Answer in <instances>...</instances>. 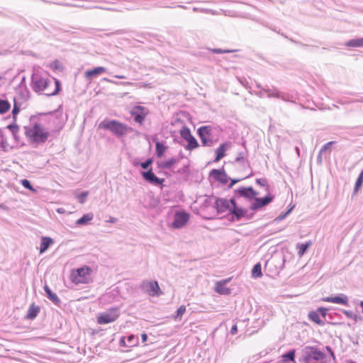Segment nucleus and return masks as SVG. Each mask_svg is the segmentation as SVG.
<instances>
[{"label": "nucleus", "instance_id": "nucleus-13", "mask_svg": "<svg viewBox=\"0 0 363 363\" xmlns=\"http://www.w3.org/2000/svg\"><path fill=\"white\" fill-rule=\"evenodd\" d=\"M190 215L184 211H177L174 216L172 227L174 229L183 228L189 221Z\"/></svg>", "mask_w": 363, "mask_h": 363}, {"label": "nucleus", "instance_id": "nucleus-18", "mask_svg": "<svg viewBox=\"0 0 363 363\" xmlns=\"http://www.w3.org/2000/svg\"><path fill=\"white\" fill-rule=\"evenodd\" d=\"M323 301L329 303L342 304L346 306H349L348 297L343 294H340L335 296L325 297L323 298Z\"/></svg>", "mask_w": 363, "mask_h": 363}, {"label": "nucleus", "instance_id": "nucleus-60", "mask_svg": "<svg viewBox=\"0 0 363 363\" xmlns=\"http://www.w3.org/2000/svg\"><path fill=\"white\" fill-rule=\"evenodd\" d=\"M141 337H142V342L144 343L147 341V335L146 333H143L141 335Z\"/></svg>", "mask_w": 363, "mask_h": 363}, {"label": "nucleus", "instance_id": "nucleus-24", "mask_svg": "<svg viewBox=\"0 0 363 363\" xmlns=\"http://www.w3.org/2000/svg\"><path fill=\"white\" fill-rule=\"evenodd\" d=\"M227 281H220L216 283L215 291L220 295H229L231 290L226 286Z\"/></svg>", "mask_w": 363, "mask_h": 363}, {"label": "nucleus", "instance_id": "nucleus-1", "mask_svg": "<svg viewBox=\"0 0 363 363\" xmlns=\"http://www.w3.org/2000/svg\"><path fill=\"white\" fill-rule=\"evenodd\" d=\"M31 86L33 90L36 93L46 91L45 95L48 96H56L61 91V83L58 79L53 78L52 80H50L38 73L32 75Z\"/></svg>", "mask_w": 363, "mask_h": 363}, {"label": "nucleus", "instance_id": "nucleus-4", "mask_svg": "<svg viewBox=\"0 0 363 363\" xmlns=\"http://www.w3.org/2000/svg\"><path fill=\"white\" fill-rule=\"evenodd\" d=\"M26 135L33 142L44 143L48 138L49 133L44 130V128L38 123L33 127L25 126Z\"/></svg>", "mask_w": 363, "mask_h": 363}, {"label": "nucleus", "instance_id": "nucleus-9", "mask_svg": "<svg viewBox=\"0 0 363 363\" xmlns=\"http://www.w3.org/2000/svg\"><path fill=\"white\" fill-rule=\"evenodd\" d=\"M119 315L118 308H111L98 316L97 323L101 325L112 323L118 318Z\"/></svg>", "mask_w": 363, "mask_h": 363}, {"label": "nucleus", "instance_id": "nucleus-52", "mask_svg": "<svg viewBox=\"0 0 363 363\" xmlns=\"http://www.w3.org/2000/svg\"><path fill=\"white\" fill-rule=\"evenodd\" d=\"M292 209H293V207H292V208H291L290 209H289V210H288L287 211H286L285 213L280 214V215L277 217V220H282V219L285 218L286 217V216H287V215H289V214L291 213V211H292Z\"/></svg>", "mask_w": 363, "mask_h": 363}, {"label": "nucleus", "instance_id": "nucleus-56", "mask_svg": "<svg viewBox=\"0 0 363 363\" xmlns=\"http://www.w3.org/2000/svg\"><path fill=\"white\" fill-rule=\"evenodd\" d=\"M189 171V167L188 166H184L182 168L179 169L178 170V172L179 173H186Z\"/></svg>", "mask_w": 363, "mask_h": 363}, {"label": "nucleus", "instance_id": "nucleus-57", "mask_svg": "<svg viewBox=\"0 0 363 363\" xmlns=\"http://www.w3.org/2000/svg\"><path fill=\"white\" fill-rule=\"evenodd\" d=\"M237 332H238V327H237V325H233V327L231 328V330H230V333L232 335H235V334L237 333Z\"/></svg>", "mask_w": 363, "mask_h": 363}, {"label": "nucleus", "instance_id": "nucleus-38", "mask_svg": "<svg viewBox=\"0 0 363 363\" xmlns=\"http://www.w3.org/2000/svg\"><path fill=\"white\" fill-rule=\"evenodd\" d=\"M6 128L11 132L13 138L16 139V135L19 130V126L16 124V121H13L12 123L7 125Z\"/></svg>", "mask_w": 363, "mask_h": 363}, {"label": "nucleus", "instance_id": "nucleus-28", "mask_svg": "<svg viewBox=\"0 0 363 363\" xmlns=\"http://www.w3.org/2000/svg\"><path fill=\"white\" fill-rule=\"evenodd\" d=\"M345 45L349 48H363V37L351 39L347 41Z\"/></svg>", "mask_w": 363, "mask_h": 363}, {"label": "nucleus", "instance_id": "nucleus-7", "mask_svg": "<svg viewBox=\"0 0 363 363\" xmlns=\"http://www.w3.org/2000/svg\"><path fill=\"white\" fill-rule=\"evenodd\" d=\"M230 203L232 206H230L231 208L230 209L229 214L231 215V220H240L245 216L247 219L252 218L253 214L248 215L247 209L238 206L235 197L230 199Z\"/></svg>", "mask_w": 363, "mask_h": 363}, {"label": "nucleus", "instance_id": "nucleus-23", "mask_svg": "<svg viewBox=\"0 0 363 363\" xmlns=\"http://www.w3.org/2000/svg\"><path fill=\"white\" fill-rule=\"evenodd\" d=\"M277 99H280L284 101L295 103L296 96L291 91L284 92L281 91L278 89V94L277 96Z\"/></svg>", "mask_w": 363, "mask_h": 363}, {"label": "nucleus", "instance_id": "nucleus-12", "mask_svg": "<svg viewBox=\"0 0 363 363\" xmlns=\"http://www.w3.org/2000/svg\"><path fill=\"white\" fill-rule=\"evenodd\" d=\"M140 289L151 296H159L162 294L157 281H144L140 284Z\"/></svg>", "mask_w": 363, "mask_h": 363}, {"label": "nucleus", "instance_id": "nucleus-61", "mask_svg": "<svg viewBox=\"0 0 363 363\" xmlns=\"http://www.w3.org/2000/svg\"><path fill=\"white\" fill-rule=\"evenodd\" d=\"M326 350L330 352V354L335 358L334 352H333L331 347L330 346H326Z\"/></svg>", "mask_w": 363, "mask_h": 363}, {"label": "nucleus", "instance_id": "nucleus-10", "mask_svg": "<svg viewBox=\"0 0 363 363\" xmlns=\"http://www.w3.org/2000/svg\"><path fill=\"white\" fill-rule=\"evenodd\" d=\"M149 113V109L143 106H135L130 111L133 121L140 125H142L144 123L145 119Z\"/></svg>", "mask_w": 363, "mask_h": 363}, {"label": "nucleus", "instance_id": "nucleus-46", "mask_svg": "<svg viewBox=\"0 0 363 363\" xmlns=\"http://www.w3.org/2000/svg\"><path fill=\"white\" fill-rule=\"evenodd\" d=\"M152 162L153 160L152 158H148L145 162L140 163V167L144 169H147L152 164Z\"/></svg>", "mask_w": 363, "mask_h": 363}, {"label": "nucleus", "instance_id": "nucleus-43", "mask_svg": "<svg viewBox=\"0 0 363 363\" xmlns=\"http://www.w3.org/2000/svg\"><path fill=\"white\" fill-rule=\"evenodd\" d=\"M13 45L6 46V48H4L0 45V55H6L12 52Z\"/></svg>", "mask_w": 363, "mask_h": 363}, {"label": "nucleus", "instance_id": "nucleus-58", "mask_svg": "<svg viewBox=\"0 0 363 363\" xmlns=\"http://www.w3.org/2000/svg\"><path fill=\"white\" fill-rule=\"evenodd\" d=\"M120 345L121 346H125V347H127V344L125 342V337H122L120 340Z\"/></svg>", "mask_w": 363, "mask_h": 363}, {"label": "nucleus", "instance_id": "nucleus-64", "mask_svg": "<svg viewBox=\"0 0 363 363\" xmlns=\"http://www.w3.org/2000/svg\"><path fill=\"white\" fill-rule=\"evenodd\" d=\"M115 77L118 79H126V77L124 75H116Z\"/></svg>", "mask_w": 363, "mask_h": 363}, {"label": "nucleus", "instance_id": "nucleus-44", "mask_svg": "<svg viewBox=\"0 0 363 363\" xmlns=\"http://www.w3.org/2000/svg\"><path fill=\"white\" fill-rule=\"evenodd\" d=\"M88 194H89L88 191H82L81 194H79L77 196V199H78L79 203H84Z\"/></svg>", "mask_w": 363, "mask_h": 363}, {"label": "nucleus", "instance_id": "nucleus-45", "mask_svg": "<svg viewBox=\"0 0 363 363\" xmlns=\"http://www.w3.org/2000/svg\"><path fill=\"white\" fill-rule=\"evenodd\" d=\"M255 182L261 186H266L267 187V190L269 191V186H268V184H267V181L265 178H262V179H256L255 180Z\"/></svg>", "mask_w": 363, "mask_h": 363}, {"label": "nucleus", "instance_id": "nucleus-48", "mask_svg": "<svg viewBox=\"0 0 363 363\" xmlns=\"http://www.w3.org/2000/svg\"><path fill=\"white\" fill-rule=\"evenodd\" d=\"M186 311V306H181L177 310V315L176 318H181L182 316L184 315V313Z\"/></svg>", "mask_w": 363, "mask_h": 363}, {"label": "nucleus", "instance_id": "nucleus-6", "mask_svg": "<svg viewBox=\"0 0 363 363\" xmlns=\"http://www.w3.org/2000/svg\"><path fill=\"white\" fill-rule=\"evenodd\" d=\"M213 128L211 125L201 126L197 129V135L201 140L202 146L212 147L216 141L213 138Z\"/></svg>", "mask_w": 363, "mask_h": 363}, {"label": "nucleus", "instance_id": "nucleus-27", "mask_svg": "<svg viewBox=\"0 0 363 363\" xmlns=\"http://www.w3.org/2000/svg\"><path fill=\"white\" fill-rule=\"evenodd\" d=\"M94 218V215L91 213L84 214L80 218H79L76 221L77 225H86L88 223L92 220Z\"/></svg>", "mask_w": 363, "mask_h": 363}, {"label": "nucleus", "instance_id": "nucleus-50", "mask_svg": "<svg viewBox=\"0 0 363 363\" xmlns=\"http://www.w3.org/2000/svg\"><path fill=\"white\" fill-rule=\"evenodd\" d=\"M1 138L0 147L3 150H6L7 146L6 139L4 138L3 135H1Z\"/></svg>", "mask_w": 363, "mask_h": 363}, {"label": "nucleus", "instance_id": "nucleus-63", "mask_svg": "<svg viewBox=\"0 0 363 363\" xmlns=\"http://www.w3.org/2000/svg\"><path fill=\"white\" fill-rule=\"evenodd\" d=\"M351 319H353L354 320L357 321L359 320V316L356 314H353V318H352Z\"/></svg>", "mask_w": 363, "mask_h": 363}, {"label": "nucleus", "instance_id": "nucleus-39", "mask_svg": "<svg viewBox=\"0 0 363 363\" xmlns=\"http://www.w3.org/2000/svg\"><path fill=\"white\" fill-rule=\"evenodd\" d=\"M127 347H131L135 346L138 343V337L134 335H130L127 337Z\"/></svg>", "mask_w": 363, "mask_h": 363}, {"label": "nucleus", "instance_id": "nucleus-25", "mask_svg": "<svg viewBox=\"0 0 363 363\" xmlns=\"http://www.w3.org/2000/svg\"><path fill=\"white\" fill-rule=\"evenodd\" d=\"M40 308L38 306H35L34 303L30 306L26 318L28 320L35 319L39 313Z\"/></svg>", "mask_w": 363, "mask_h": 363}, {"label": "nucleus", "instance_id": "nucleus-31", "mask_svg": "<svg viewBox=\"0 0 363 363\" xmlns=\"http://www.w3.org/2000/svg\"><path fill=\"white\" fill-rule=\"evenodd\" d=\"M167 147L166 145H164V144L162 142H160V141H157L155 143V152H156V155L157 157H162L165 151L167 150Z\"/></svg>", "mask_w": 363, "mask_h": 363}, {"label": "nucleus", "instance_id": "nucleus-29", "mask_svg": "<svg viewBox=\"0 0 363 363\" xmlns=\"http://www.w3.org/2000/svg\"><path fill=\"white\" fill-rule=\"evenodd\" d=\"M262 90L264 93H266L267 94V96L269 98L277 99L278 89L276 86H272L271 87H269V86L266 85L263 86Z\"/></svg>", "mask_w": 363, "mask_h": 363}, {"label": "nucleus", "instance_id": "nucleus-20", "mask_svg": "<svg viewBox=\"0 0 363 363\" xmlns=\"http://www.w3.org/2000/svg\"><path fill=\"white\" fill-rule=\"evenodd\" d=\"M243 146L245 147V143L244 142L242 143ZM245 151L239 152L238 153L237 157L235 159V162L239 164L242 167H250V162L247 159H246V155L247 153V150H246V147H245Z\"/></svg>", "mask_w": 363, "mask_h": 363}, {"label": "nucleus", "instance_id": "nucleus-62", "mask_svg": "<svg viewBox=\"0 0 363 363\" xmlns=\"http://www.w3.org/2000/svg\"><path fill=\"white\" fill-rule=\"evenodd\" d=\"M117 220V219L114 217H110L109 220H108V222L110 223H116Z\"/></svg>", "mask_w": 363, "mask_h": 363}, {"label": "nucleus", "instance_id": "nucleus-3", "mask_svg": "<svg viewBox=\"0 0 363 363\" xmlns=\"http://www.w3.org/2000/svg\"><path fill=\"white\" fill-rule=\"evenodd\" d=\"M325 354L315 346H306L301 350V357L298 359L301 363H311V360L323 361Z\"/></svg>", "mask_w": 363, "mask_h": 363}, {"label": "nucleus", "instance_id": "nucleus-40", "mask_svg": "<svg viewBox=\"0 0 363 363\" xmlns=\"http://www.w3.org/2000/svg\"><path fill=\"white\" fill-rule=\"evenodd\" d=\"M193 11L201 12V13H210L211 15H218V12L216 11L210 9H203V8L200 9V8H197V7H194Z\"/></svg>", "mask_w": 363, "mask_h": 363}, {"label": "nucleus", "instance_id": "nucleus-36", "mask_svg": "<svg viewBox=\"0 0 363 363\" xmlns=\"http://www.w3.org/2000/svg\"><path fill=\"white\" fill-rule=\"evenodd\" d=\"M295 350H291L282 355V360L285 362H294Z\"/></svg>", "mask_w": 363, "mask_h": 363}, {"label": "nucleus", "instance_id": "nucleus-26", "mask_svg": "<svg viewBox=\"0 0 363 363\" xmlns=\"http://www.w3.org/2000/svg\"><path fill=\"white\" fill-rule=\"evenodd\" d=\"M53 243V240L50 237H42L40 247V253L45 252Z\"/></svg>", "mask_w": 363, "mask_h": 363}, {"label": "nucleus", "instance_id": "nucleus-14", "mask_svg": "<svg viewBox=\"0 0 363 363\" xmlns=\"http://www.w3.org/2000/svg\"><path fill=\"white\" fill-rule=\"evenodd\" d=\"M274 197V196L271 194H268L262 198H258L256 196L255 199L252 200L254 202L250 205V208L252 211H258L273 201Z\"/></svg>", "mask_w": 363, "mask_h": 363}, {"label": "nucleus", "instance_id": "nucleus-17", "mask_svg": "<svg viewBox=\"0 0 363 363\" xmlns=\"http://www.w3.org/2000/svg\"><path fill=\"white\" fill-rule=\"evenodd\" d=\"M232 204L230 203V199L227 200L225 199H216L214 207L216 208L218 213H223L231 208Z\"/></svg>", "mask_w": 363, "mask_h": 363}, {"label": "nucleus", "instance_id": "nucleus-49", "mask_svg": "<svg viewBox=\"0 0 363 363\" xmlns=\"http://www.w3.org/2000/svg\"><path fill=\"white\" fill-rule=\"evenodd\" d=\"M213 53L215 54H223V53H229L233 52V50H223L220 48H214L211 50Z\"/></svg>", "mask_w": 363, "mask_h": 363}, {"label": "nucleus", "instance_id": "nucleus-11", "mask_svg": "<svg viewBox=\"0 0 363 363\" xmlns=\"http://www.w3.org/2000/svg\"><path fill=\"white\" fill-rule=\"evenodd\" d=\"M234 196L235 199L238 197H242L249 201H252L258 195L257 192L252 186H240L238 189L233 190Z\"/></svg>", "mask_w": 363, "mask_h": 363}, {"label": "nucleus", "instance_id": "nucleus-19", "mask_svg": "<svg viewBox=\"0 0 363 363\" xmlns=\"http://www.w3.org/2000/svg\"><path fill=\"white\" fill-rule=\"evenodd\" d=\"M106 69L104 67H96L94 69L86 70L84 72V77L86 81L91 82L94 78L105 72Z\"/></svg>", "mask_w": 363, "mask_h": 363}, {"label": "nucleus", "instance_id": "nucleus-34", "mask_svg": "<svg viewBox=\"0 0 363 363\" xmlns=\"http://www.w3.org/2000/svg\"><path fill=\"white\" fill-rule=\"evenodd\" d=\"M252 277L254 279L260 278L262 277V266L259 262L255 264L252 269Z\"/></svg>", "mask_w": 363, "mask_h": 363}, {"label": "nucleus", "instance_id": "nucleus-30", "mask_svg": "<svg viewBox=\"0 0 363 363\" xmlns=\"http://www.w3.org/2000/svg\"><path fill=\"white\" fill-rule=\"evenodd\" d=\"M179 159L170 158L168 160L158 162V167L162 169H170L173 164L178 162Z\"/></svg>", "mask_w": 363, "mask_h": 363}, {"label": "nucleus", "instance_id": "nucleus-54", "mask_svg": "<svg viewBox=\"0 0 363 363\" xmlns=\"http://www.w3.org/2000/svg\"><path fill=\"white\" fill-rule=\"evenodd\" d=\"M343 313L349 318H353V312L351 311L344 310Z\"/></svg>", "mask_w": 363, "mask_h": 363}, {"label": "nucleus", "instance_id": "nucleus-33", "mask_svg": "<svg viewBox=\"0 0 363 363\" xmlns=\"http://www.w3.org/2000/svg\"><path fill=\"white\" fill-rule=\"evenodd\" d=\"M309 319L319 325H324V322L320 318L319 313L317 311H311L308 314Z\"/></svg>", "mask_w": 363, "mask_h": 363}, {"label": "nucleus", "instance_id": "nucleus-32", "mask_svg": "<svg viewBox=\"0 0 363 363\" xmlns=\"http://www.w3.org/2000/svg\"><path fill=\"white\" fill-rule=\"evenodd\" d=\"M312 245L311 241H308L304 243H298L296 245V249L298 250V255L301 257L306 252L308 247Z\"/></svg>", "mask_w": 363, "mask_h": 363}, {"label": "nucleus", "instance_id": "nucleus-15", "mask_svg": "<svg viewBox=\"0 0 363 363\" xmlns=\"http://www.w3.org/2000/svg\"><path fill=\"white\" fill-rule=\"evenodd\" d=\"M141 175L145 182L155 186L162 185L164 182V179L159 178L154 174L152 168L147 171L142 172Z\"/></svg>", "mask_w": 363, "mask_h": 363}, {"label": "nucleus", "instance_id": "nucleus-55", "mask_svg": "<svg viewBox=\"0 0 363 363\" xmlns=\"http://www.w3.org/2000/svg\"><path fill=\"white\" fill-rule=\"evenodd\" d=\"M323 154V152H321L320 151H319V153L317 156V162L319 164H321L323 162V157H322Z\"/></svg>", "mask_w": 363, "mask_h": 363}, {"label": "nucleus", "instance_id": "nucleus-37", "mask_svg": "<svg viewBox=\"0 0 363 363\" xmlns=\"http://www.w3.org/2000/svg\"><path fill=\"white\" fill-rule=\"evenodd\" d=\"M363 184V168L361 172L359 173L354 184V194H356L359 188L362 186Z\"/></svg>", "mask_w": 363, "mask_h": 363}, {"label": "nucleus", "instance_id": "nucleus-21", "mask_svg": "<svg viewBox=\"0 0 363 363\" xmlns=\"http://www.w3.org/2000/svg\"><path fill=\"white\" fill-rule=\"evenodd\" d=\"M44 290L48 298L51 301L55 306L60 307L62 301L55 293H53L48 285H45Z\"/></svg>", "mask_w": 363, "mask_h": 363}, {"label": "nucleus", "instance_id": "nucleus-51", "mask_svg": "<svg viewBox=\"0 0 363 363\" xmlns=\"http://www.w3.org/2000/svg\"><path fill=\"white\" fill-rule=\"evenodd\" d=\"M317 312L320 314L323 318H325L327 315L328 309L323 307H320L318 308Z\"/></svg>", "mask_w": 363, "mask_h": 363}, {"label": "nucleus", "instance_id": "nucleus-53", "mask_svg": "<svg viewBox=\"0 0 363 363\" xmlns=\"http://www.w3.org/2000/svg\"><path fill=\"white\" fill-rule=\"evenodd\" d=\"M229 180H230V183L228 185V188L230 189L233 186L234 184L240 182L242 180V179H230V178Z\"/></svg>", "mask_w": 363, "mask_h": 363}, {"label": "nucleus", "instance_id": "nucleus-22", "mask_svg": "<svg viewBox=\"0 0 363 363\" xmlns=\"http://www.w3.org/2000/svg\"><path fill=\"white\" fill-rule=\"evenodd\" d=\"M230 146V143H223L216 150V157L214 161L218 162L225 156V151Z\"/></svg>", "mask_w": 363, "mask_h": 363}, {"label": "nucleus", "instance_id": "nucleus-16", "mask_svg": "<svg viewBox=\"0 0 363 363\" xmlns=\"http://www.w3.org/2000/svg\"><path fill=\"white\" fill-rule=\"evenodd\" d=\"M209 175L213 177L216 181L221 184H225L230 179L226 172L223 169H213Z\"/></svg>", "mask_w": 363, "mask_h": 363}, {"label": "nucleus", "instance_id": "nucleus-42", "mask_svg": "<svg viewBox=\"0 0 363 363\" xmlns=\"http://www.w3.org/2000/svg\"><path fill=\"white\" fill-rule=\"evenodd\" d=\"M20 105L16 102V100H14L13 108L11 112L13 121H16V117L18 113L20 112Z\"/></svg>", "mask_w": 363, "mask_h": 363}, {"label": "nucleus", "instance_id": "nucleus-59", "mask_svg": "<svg viewBox=\"0 0 363 363\" xmlns=\"http://www.w3.org/2000/svg\"><path fill=\"white\" fill-rule=\"evenodd\" d=\"M255 95L257 96L259 98H263L264 97L263 90H261V91H255Z\"/></svg>", "mask_w": 363, "mask_h": 363}, {"label": "nucleus", "instance_id": "nucleus-41", "mask_svg": "<svg viewBox=\"0 0 363 363\" xmlns=\"http://www.w3.org/2000/svg\"><path fill=\"white\" fill-rule=\"evenodd\" d=\"M21 184L25 189H28L33 192H36V190L33 187L30 182L28 179H23L21 180Z\"/></svg>", "mask_w": 363, "mask_h": 363}, {"label": "nucleus", "instance_id": "nucleus-35", "mask_svg": "<svg viewBox=\"0 0 363 363\" xmlns=\"http://www.w3.org/2000/svg\"><path fill=\"white\" fill-rule=\"evenodd\" d=\"M10 108L11 104L7 100L0 99V114L6 113Z\"/></svg>", "mask_w": 363, "mask_h": 363}, {"label": "nucleus", "instance_id": "nucleus-2", "mask_svg": "<svg viewBox=\"0 0 363 363\" xmlns=\"http://www.w3.org/2000/svg\"><path fill=\"white\" fill-rule=\"evenodd\" d=\"M99 128L111 131L118 138L123 137L133 130L131 127L116 120L103 121L99 123Z\"/></svg>", "mask_w": 363, "mask_h": 363}, {"label": "nucleus", "instance_id": "nucleus-47", "mask_svg": "<svg viewBox=\"0 0 363 363\" xmlns=\"http://www.w3.org/2000/svg\"><path fill=\"white\" fill-rule=\"evenodd\" d=\"M335 143V141H330L327 143H325L322 147L321 149L320 150V151L321 152H326L327 150H329L331 147V146Z\"/></svg>", "mask_w": 363, "mask_h": 363}, {"label": "nucleus", "instance_id": "nucleus-5", "mask_svg": "<svg viewBox=\"0 0 363 363\" xmlns=\"http://www.w3.org/2000/svg\"><path fill=\"white\" fill-rule=\"evenodd\" d=\"M92 269L89 266H84L73 269L70 274V280L75 284H89L92 281L91 273Z\"/></svg>", "mask_w": 363, "mask_h": 363}, {"label": "nucleus", "instance_id": "nucleus-8", "mask_svg": "<svg viewBox=\"0 0 363 363\" xmlns=\"http://www.w3.org/2000/svg\"><path fill=\"white\" fill-rule=\"evenodd\" d=\"M180 136L187 143L184 145L185 150L192 151L199 147V144L196 138L191 134L189 128L184 125L179 131Z\"/></svg>", "mask_w": 363, "mask_h": 363}]
</instances>
